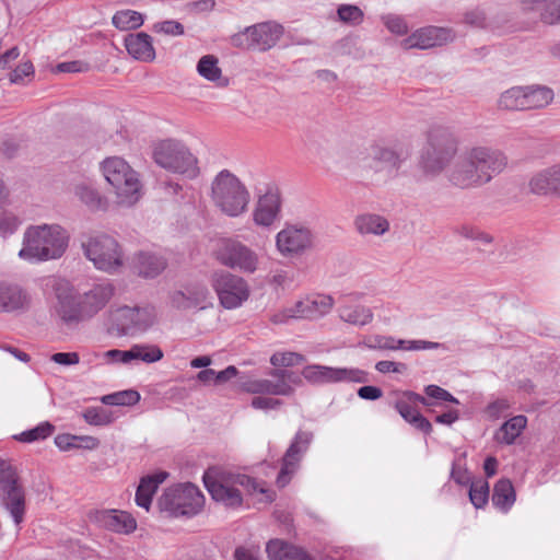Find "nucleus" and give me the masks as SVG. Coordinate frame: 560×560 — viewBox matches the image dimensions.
<instances>
[{
	"label": "nucleus",
	"mask_w": 560,
	"mask_h": 560,
	"mask_svg": "<svg viewBox=\"0 0 560 560\" xmlns=\"http://www.w3.org/2000/svg\"><path fill=\"white\" fill-rule=\"evenodd\" d=\"M220 264L245 273H253L259 265L258 255L240 241L222 240L214 252Z\"/></svg>",
	"instance_id": "11"
},
{
	"label": "nucleus",
	"mask_w": 560,
	"mask_h": 560,
	"mask_svg": "<svg viewBox=\"0 0 560 560\" xmlns=\"http://www.w3.org/2000/svg\"><path fill=\"white\" fill-rule=\"evenodd\" d=\"M305 361L304 355L292 352V351H283V352H276L270 358V363L273 366H294L302 364Z\"/></svg>",
	"instance_id": "48"
},
{
	"label": "nucleus",
	"mask_w": 560,
	"mask_h": 560,
	"mask_svg": "<svg viewBox=\"0 0 560 560\" xmlns=\"http://www.w3.org/2000/svg\"><path fill=\"white\" fill-rule=\"evenodd\" d=\"M338 15L345 22L359 23L362 20L363 13L355 5L345 4L338 9Z\"/></svg>",
	"instance_id": "53"
},
{
	"label": "nucleus",
	"mask_w": 560,
	"mask_h": 560,
	"mask_svg": "<svg viewBox=\"0 0 560 560\" xmlns=\"http://www.w3.org/2000/svg\"><path fill=\"white\" fill-rule=\"evenodd\" d=\"M51 360L61 365H74L80 362V357L77 352H57L52 354Z\"/></svg>",
	"instance_id": "61"
},
{
	"label": "nucleus",
	"mask_w": 560,
	"mask_h": 560,
	"mask_svg": "<svg viewBox=\"0 0 560 560\" xmlns=\"http://www.w3.org/2000/svg\"><path fill=\"white\" fill-rule=\"evenodd\" d=\"M163 358V351L155 345H133L129 349V362L141 360L145 363H154Z\"/></svg>",
	"instance_id": "42"
},
{
	"label": "nucleus",
	"mask_w": 560,
	"mask_h": 560,
	"mask_svg": "<svg viewBox=\"0 0 560 560\" xmlns=\"http://www.w3.org/2000/svg\"><path fill=\"white\" fill-rule=\"evenodd\" d=\"M131 267L143 278H154L166 268V260L152 252H139L133 256Z\"/></svg>",
	"instance_id": "28"
},
{
	"label": "nucleus",
	"mask_w": 560,
	"mask_h": 560,
	"mask_svg": "<svg viewBox=\"0 0 560 560\" xmlns=\"http://www.w3.org/2000/svg\"><path fill=\"white\" fill-rule=\"evenodd\" d=\"M525 110L540 109L550 105L555 98L553 91L548 86H524Z\"/></svg>",
	"instance_id": "33"
},
{
	"label": "nucleus",
	"mask_w": 560,
	"mask_h": 560,
	"mask_svg": "<svg viewBox=\"0 0 560 560\" xmlns=\"http://www.w3.org/2000/svg\"><path fill=\"white\" fill-rule=\"evenodd\" d=\"M458 141L448 128H430L420 162L423 173L428 176L440 174L456 155Z\"/></svg>",
	"instance_id": "6"
},
{
	"label": "nucleus",
	"mask_w": 560,
	"mask_h": 560,
	"mask_svg": "<svg viewBox=\"0 0 560 560\" xmlns=\"http://www.w3.org/2000/svg\"><path fill=\"white\" fill-rule=\"evenodd\" d=\"M113 295V289L109 285H97L89 293L81 296L84 308L95 307V313L100 311Z\"/></svg>",
	"instance_id": "39"
},
{
	"label": "nucleus",
	"mask_w": 560,
	"mask_h": 560,
	"mask_svg": "<svg viewBox=\"0 0 560 560\" xmlns=\"http://www.w3.org/2000/svg\"><path fill=\"white\" fill-rule=\"evenodd\" d=\"M385 25L387 28L395 34L402 35L407 33L408 26L405 20L396 15H387L384 18Z\"/></svg>",
	"instance_id": "57"
},
{
	"label": "nucleus",
	"mask_w": 560,
	"mask_h": 560,
	"mask_svg": "<svg viewBox=\"0 0 560 560\" xmlns=\"http://www.w3.org/2000/svg\"><path fill=\"white\" fill-rule=\"evenodd\" d=\"M125 47L128 54L136 60L151 62L155 59V49L149 34L140 32L129 34L125 38Z\"/></svg>",
	"instance_id": "27"
},
{
	"label": "nucleus",
	"mask_w": 560,
	"mask_h": 560,
	"mask_svg": "<svg viewBox=\"0 0 560 560\" xmlns=\"http://www.w3.org/2000/svg\"><path fill=\"white\" fill-rule=\"evenodd\" d=\"M152 159L162 168L175 174L196 177L199 174L198 159L189 148L176 139H163L152 147Z\"/></svg>",
	"instance_id": "7"
},
{
	"label": "nucleus",
	"mask_w": 560,
	"mask_h": 560,
	"mask_svg": "<svg viewBox=\"0 0 560 560\" xmlns=\"http://www.w3.org/2000/svg\"><path fill=\"white\" fill-rule=\"evenodd\" d=\"M459 234L466 238L480 240L485 243L491 242V237L488 234L479 231L478 229H476L474 226H469V225H463L459 229Z\"/></svg>",
	"instance_id": "60"
},
{
	"label": "nucleus",
	"mask_w": 560,
	"mask_h": 560,
	"mask_svg": "<svg viewBox=\"0 0 560 560\" xmlns=\"http://www.w3.org/2000/svg\"><path fill=\"white\" fill-rule=\"evenodd\" d=\"M281 404L280 399L271 397L257 396L252 399V407L255 409H276L281 406Z\"/></svg>",
	"instance_id": "58"
},
{
	"label": "nucleus",
	"mask_w": 560,
	"mask_h": 560,
	"mask_svg": "<svg viewBox=\"0 0 560 560\" xmlns=\"http://www.w3.org/2000/svg\"><path fill=\"white\" fill-rule=\"evenodd\" d=\"M203 505L205 495L190 482L167 488L159 499L160 509L174 516H194L201 512Z\"/></svg>",
	"instance_id": "8"
},
{
	"label": "nucleus",
	"mask_w": 560,
	"mask_h": 560,
	"mask_svg": "<svg viewBox=\"0 0 560 560\" xmlns=\"http://www.w3.org/2000/svg\"><path fill=\"white\" fill-rule=\"evenodd\" d=\"M31 299L19 285L0 282V312H15L28 307Z\"/></svg>",
	"instance_id": "26"
},
{
	"label": "nucleus",
	"mask_w": 560,
	"mask_h": 560,
	"mask_svg": "<svg viewBox=\"0 0 560 560\" xmlns=\"http://www.w3.org/2000/svg\"><path fill=\"white\" fill-rule=\"evenodd\" d=\"M453 38L448 28L428 26L416 31L401 42L405 49L419 48L429 49L441 46Z\"/></svg>",
	"instance_id": "20"
},
{
	"label": "nucleus",
	"mask_w": 560,
	"mask_h": 560,
	"mask_svg": "<svg viewBox=\"0 0 560 560\" xmlns=\"http://www.w3.org/2000/svg\"><path fill=\"white\" fill-rule=\"evenodd\" d=\"M355 226L362 234L380 235L385 233L389 224L386 219L377 214H363L357 218Z\"/></svg>",
	"instance_id": "36"
},
{
	"label": "nucleus",
	"mask_w": 560,
	"mask_h": 560,
	"mask_svg": "<svg viewBox=\"0 0 560 560\" xmlns=\"http://www.w3.org/2000/svg\"><path fill=\"white\" fill-rule=\"evenodd\" d=\"M95 520L103 527L118 534H130L137 528L136 518L126 511L102 510L95 513Z\"/></svg>",
	"instance_id": "24"
},
{
	"label": "nucleus",
	"mask_w": 560,
	"mask_h": 560,
	"mask_svg": "<svg viewBox=\"0 0 560 560\" xmlns=\"http://www.w3.org/2000/svg\"><path fill=\"white\" fill-rule=\"evenodd\" d=\"M57 298L58 315L66 323L79 322L95 314V307L85 310L81 302V296L77 295L72 290L67 292L58 291Z\"/></svg>",
	"instance_id": "22"
},
{
	"label": "nucleus",
	"mask_w": 560,
	"mask_h": 560,
	"mask_svg": "<svg viewBox=\"0 0 560 560\" xmlns=\"http://www.w3.org/2000/svg\"><path fill=\"white\" fill-rule=\"evenodd\" d=\"M168 474L166 471H158L141 478L136 492V503L149 511L152 497L156 492L159 486L166 480Z\"/></svg>",
	"instance_id": "31"
},
{
	"label": "nucleus",
	"mask_w": 560,
	"mask_h": 560,
	"mask_svg": "<svg viewBox=\"0 0 560 560\" xmlns=\"http://www.w3.org/2000/svg\"><path fill=\"white\" fill-rule=\"evenodd\" d=\"M211 200L222 213L235 218L247 210L250 195L236 175L223 170L212 180Z\"/></svg>",
	"instance_id": "5"
},
{
	"label": "nucleus",
	"mask_w": 560,
	"mask_h": 560,
	"mask_svg": "<svg viewBox=\"0 0 560 560\" xmlns=\"http://www.w3.org/2000/svg\"><path fill=\"white\" fill-rule=\"evenodd\" d=\"M153 32L171 36H180L184 34V26L177 21L168 20L158 22L152 27Z\"/></svg>",
	"instance_id": "51"
},
{
	"label": "nucleus",
	"mask_w": 560,
	"mask_h": 560,
	"mask_svg": "<svg viewBox=\"0 0 560 560\" xmlns=\"http://www.w3.org/2000/svg\"><path fill=\"white\" fill-rule=\"evenodd\" d=\"M277 381L257 378L243 383L242 388L249 394H267L275 396H290L294 388L288 383L287 378L291 375L285 370H273L270 373Z\"/></svg>",
	"instance_id": "19"
},
{
	"label": "nucleus",
	"mask_w": 560,
	"mask_h": 560,
	"mask_svg": "<svg viewBox=\"0 0 560 560\" xmlns=\"http://www.w3.org/2000/svg\"><path fill=\"white\" fill-rule=\"evenodd\" d=\"M208 298V289L205 285L196 284L186 288L185 291L175 292L172 295V305L178 310L205 308Z\"/></svg>",
	"instance_id": "29"
},
{
	"label": "nucleus",
	"mask_w": 560,
	"mask_h": 560,
	"mask_svg": "<svg viewBox=\"0 0 560 560\" xmlns=\"http://www.w3.org/2000/svg\"><path fill=\"white\" fill-rule=\"evenodd\" d=\"M451 477L458 485L464 486L469 485L471 482V478L468 470L465 467L457 465L456 463L453 464Z\"/></svg>",
	"instance_id": "59"
},
{
	"label": "nucleus",
	"mask_w": 560,
	"mask_h": 560,
	"mask_svg": "<svg viewBox=\"0 0 560 560\" xmlns=\"http://www.w3.org/2000/svg\"><path fill=\"white\" fill-rule=\"evenodd\" d=\"M100 171L119 203L131 206L140 199L142 184L139 174L125 159L108 156L101 162Z\"/></svg>",
	"instance_id": "4"
},
{
	"label": "nucleus",
	"mask_w": 560,
	"mask_h": 560,
	"mask_svg": "<svg viewBox=\"0 0 560 560\" xmlns=\"http://www.w3.org/2000/svg\"><path fill=\"white\" fill-rule=\"evenodd\" d=\"M55 428L51 423L42 422L36 428L24 431L21 434L16 435L15 439L24 443H31L47 439L52 434Z\"/></svg>",
	"instance_id": "47"
},
{
	"label": "nucleus",
	"mask_w": 560,
	"mask_h": 560,
	"mask_svg": "<svg viewBox=\"0 0 560 560\" xmlns=\"http://www.w3.org/2000/svg\"><path fill=\"white\" fill-rule=\"evenodd\" d=\"M202 479L211 498L228 509H238L243 505L241 489L260 503H270L276 498L275 491L266 482L247 475L233 474L221 467L208 468Z\"/></svg>",
	"instance_id": "1"
},
{
	"label": "nucleus",
	"mask_w": 560,
	"mask_h": 560,
	"mask_svg": "<svg viewBox=\"0 0 560 560\" xmlns=\"http://www.w3.org/2000/svg\"><path fill=\"white\" fill-rule=\"evenodd\" d=\"M358 396L366 400H376L383 396V392L376 386L368 385L359 388Z\"/></svg>",
	"instance_id": "64"
},
{
	"label": "nucleus",
	"mask_w": 560,
	"mask_h": 560,
	"mask_svg": "<svg viewBox=\"0 0 560 560\" xmlns=\"http://www.w3.org/2000/svg\"><path fill=\"white\" fill-rule=\"evenodd\" d=\"M75 196L92 210H105L107 207V199L102 196L96 189L80 184L74 188Z\"/></svg>",
	"instance_id": "37"
},
{
	"label": "nucleus",
	"mask_w": 560,
	"mask_h": 560,
	"mask_svg": "<svg viewBox=\"0 0 560 560\" xmlns=\"http://www.w3.org/2000/svg\"><path fill=\"white\" fill-rule=\"evenodd\" d=\"M375 369L380 372V373H401L402 371L406 370V365L404 363H396V362H393V361H387V360H384V361H380L376 363L375 365Z\"/></svg>",
	"instance_id": "62"
},
{
	"label": "nucleus",
	"mask_w": 560,
	"mask_h": 560,
	"mask_svg": "<svg viewBox=\"0 0 560 560\" xmlns=\"http://www.w3.org/2000/svg\"><path fill=\"white\" fill-rule=\"evenodd\" d=\"M212 285L221 305L228 310L240 307L249 298L247 282L230 272L215 273Z\"/></svg>",
	"instance_id": "14"
},
{
	"label": "nucleus",
	"mask_w": 560,
	"mask_h": 560,
	"mask_svg": "<svg viewBox=\"0 0 560 560\" xmlns=\"http://www.w3.org/2000/svg\"><path fill=\"white\" fill-rule=\"evenodd\" d=\"M524 86H514L503 92L498 107L504 110H525Z\"/></svg>",
	"instance_id": "38"
},
{
	"label": "nucleus",
	"mask_w": 560,
	"mask_h": 560,
	"mask_svg": "<svg viewBox=\"0 0 560 560\" xmlns=\"http://www.w3.org/2000/svg\"><path fill=\"white\" fill-rule=\"evenodd\" d=\"M83 248L86 257L100 270L115 272L124 265L122 249L113 236L100 234L90 237Z\"/></svg>",
	"instance_id": "9"
},
{
	"label": "nucleus",
	"mask_w": 560,
	"mask_h": 560,
	"mask_svg": "<svg viewBox=\"0 0 560 560\" xmlns=\"http://www.w3.org/2000/svg\"><path fill=\"white\" fill-rule=\"evenodd\" d=\"M528 187L536 195L560 197V162L536 172L530 177Z\"/></svg>",
	"instance_id": "23"
},
{
	"label": "nucleus",
	"mask_w": 560,
	"mask_h": 560,
	"mask_svg": "<svg viewBox=\"0 0 560 560\" xmlns=\"http://www.w3.org/2000/svg\"><path fill=\"white\" fill-rule=\"evenodd\" d=\"M68 241L67 232L57 224L32 225L24 233L19 256L35 260L56 259L66 252Z\"/></svg>",
	"instance_id": "3"
},
{
	"label": "nucleus",
	"mask_w": 560,
	"mask_h": 560,
	"mask_svg": "<svg viewBox=\"0 0 560 560\" xmlns=\"http://www.w3.org/2000/svg\"><path fill=\"white\" fill-rule=\"evenodd\" d=\"M19 219L9 212L0 213V234H12L19 226Z\"/></svg>",
	"instance_id": "54"
},
{
	"label": "nucleus",
	"mask_w": 560,
	"mask_h": 560,
	"mask_svg": "<svg viewBox=\"0 0 560 560\" xmlns=\"http://www.w3.org/2000/svg\"><path fill=\"white\" fill-rule=\"evenodd\" d=\"M139 400L140 394L132 389L109 394L102 398L104 404L110 406H132Z\"/></svg>",
	"instance_id": "46"
},
{
	"label": "nucleus",
	"mask_w": 560,
	"mask_h": 560,
	"mask_svg": "<svg viewBox=\"0 0 560 560\" xmlns=\"http://www.w3.org/2000/svg\"><path fill=\"white\" fill-rule=\"evenodd\" d=\"M489 483L486 480L478 479L470 482L469 500L476 509H481L488 503Z\"/></svg>",
	"instance_id": "45"
},
{
	"label": "nucleus",
	"mask_w": 560,
	"mask_h": 560,
	"mask_svg": "<svg viewBox=\"0 0 560 560\" xmlns=\"http://www.w3.org/2000/svg\"><path fill=\"white\" fill-rule=\"evenodd\" d=\"M373 156L377 161L375 165L376 171H390L396 168L399 164L398 155L389 149L374 147Z\"/></svg>",
	"instance_id": "44"
},
{
	"label": "nucleus",
	"mask_w": 560,
	"mask_h": 560,
	"mask_svg": "<svg viewBox=\"0 0 560 560\" xmlns=\"http://www.w3.org/2000/svg\"><path fill=\"white\" fill-rule=\"evenodd\" d=\"M125 316L130 317L138 327H147L153 323L152 311L147 308H128Z\"/></svg>",
	"instance_id": "50"
},
{
	"label": "nucleus",
	"mask_w": 560,
	"mask_h": 560,
	"mask_svg": "<svg viewBox=\"0 0 560 560\" xmlns=\"http://www.w3.org/2000/svg\"><path fill=\"white\" fill-rule=\"evenodd\" d=\"M340 318L355 326H365L373 320V312L370 307L354 303L350 298H345L339 306Z\"/></svg>",
	"instance_id": "30"
},
{
	"label": "nucleus",
	"mask_w": 560,
	"mask_h": 560,
	"mask_svg": "<svg viewBox=\"0 0 560 560\" xmlns=\"http://www.w3.org/2000/svg\"><path fill=\"white\" fill-rule=\"evenodd\" d=\"M334 306L330 295L314 293L296 301L292 306L275 314L271 322L282 324L292 318L315 319L328 314Z\"/></svg>",
	"instance_id": "12"
},
{
	"label": "nucleus",
	"mask_w": 560,
	"mask_h": 560,
	"mask_svg": "<svg viewBox=\"0 0 560 560\" xmlns=\"http://www.w3.org/2000/svg\"><path fill=\"white\" fill-rule=\"evenodd\" d=\"M314 235L303 225H287L276 236L277 249L283 256L302 254L313 246Z\"/></svg>",
	"instance_id": "18"
},
{
	"label": "nucleus",
	"mask_w": 560,
	"mask_h": 560,
	"mask_svg": "<svg viewBox=\"0 0 560 560\" xmlns=\"http://www.w3.org/2000/svg\"><path fill=\"white\" fill-rule=\"evenodd\" d=\"M366 345L371 349L408 350V351L435 349L439 347V343L432 342V341H425V340L406 341L402 339H396L392 336H380V335L370 337L366 341Z\"/></svg>",
	"instance_id": "25"
},
{
	"label": "nucleus",
	"mask_w": 560,
	"mask_h": 560,
	"mask_svg": "<svg viewBox=\"0 0 560 560\" xmlns=\"http://www.w3.org/2000/svg\"><path fill=\"white\" fill-rule=\"evenodd\" d=\"M424 393L429 398L458 404V400L447 390L438 385H428Z\"/></svg>",
	"instance_id": "55"
},
{
	"label": "nucleus",
	"mask_w": 560,
	"mask_h": 560,
	"mask_svg": "<svg viewBox=\"0 0 560 560\" xmlns=\"http://www.w3.org/2000/svg\"><path fill=\"white\" fill-rule=\"evenodd\" d=\"M103 363L113 364V363H129V350H118L112 349L102 353Z\"/></svg>",
	"instance_id": "56"
},
{
	"label": "nucleus",
	"mask_w": 560,
	"mask_h": 560,
	"mask_svg": "<svg viewBox=\"0 0 560 560\" xmlns=\"http://www.w3.org/2000/svg\"><path fill=\"white\" fill-rule=\"evenodd\" d=\"M269 560H295L301 552L293 546L280 539H271L266 546Z\"/></svg>",
	"instance_id": "40"
},
{
	"label": "nucleus",
	"mask_w": 560,
	"mask_h": 560,
	"mask_svg": "<svg viewBox=\"0 0 560 560\" xmlns=\"http://www.w3.org/2000/svg\"><path fill=\"white\" fill-rule=\"evenodd\" d=\"M508 164L504 153L488 147H474L465 151L448 171V182L460 189H469L489 183Z\"/></svg>",
	"instance_id": "2"
},
{
	"label": "nucleus",
	"mask_w": 560,
	"mask_h": 560,
	"mask_svg": "<svg viewBox=\"0 0 560 560\" xmlns=\"http://www.w3.org/2000/svg\"><path fill=\"white\" fill-rule=\"evenodd\" d=\"M197 72L203 79L211 82H219L222 79V70L219 60L213 55H206L197 63Z\"/></svg>",
	"instance_id": "43"
},
{
	"label": "nucleus",
	"mask_w": 560,
	"mask_h": 560,
	"mask_svg": "<svg viewBox=\"0 0 560 560\" xmlns=\"http://www.w3.org/2000/svg\"><path fill=\"white\" fill-rule=\"evenodd\" d=\"M0 495L14 523L21 524L25 514V495L16 471L5 462L0 463Z\"/></svg>",
	"instance_id": "13"
},
{
	"label": "nucleus",
	"mask_w": 560,
	"mask_h": 560,
	"mask_svg": "<svg viewBox=\"0 0 560 560\" xmlns=\"http://www.w3.org/2000/svg\"><path fill=\"white\" fill-rule=\"evenodd\" d=\"M35 70L31 61H23L9 73V81L12 84H25L26 79L34 77Z\"/></svg>",
	"instance_id": "49"
},
{
	"label": "nucleus",
	"mask_w": 560,
	"mask_h": 560,
	"mask_svg": "<svg viewBox=\"0 0 560 560\" xmlns=\"http://www.w3.org/2000/svg\"><path fill=\"white\" fill-rule=\"evenodd\" d=\"M281 211V197L278 190H268L261 195L253 210V221L262 228L271 226L279 218Z\"/></svg>",
	"instance_id": "21"
},
{
	"label": "nucleus",
	"mask_w": 560,
	"mask_h": 560,
	"mask_svg": "<svg viewBox=\"0 0 560 560\" xmlns=\"http://www.w3.org/2000/svg\"><path fill=\"white\" fill-rule=\"evenodd\" d=\"M515 502V490L509 479H500L493 489L492 503L503 512L510 510Z\"/></svg>",
	"instance_id": "34"
},
{
	"label": "nucleus",
	"mask_w": 560,
	"mask_h": 560,
	"mask_svg": "<svg viewBox=\"0 0 560 560\" xmlns=\"http://www.w3.org/2000/svg\"><path fill=\"white\" fill-rule=\"evenodd\" d=\"M302 376L312 384H326L338 382H366V373L359 369L331 368L319 364L306 365Z\"/></svg>",
	"instance_id": "16"
},
{
	"label": "nucleus",
	"mask_w": 560,
	"mask_h": 560,
	"mask_svg": "<svg viewBox=\"0 0 560 560\" xmlns=\"http://www.w3.org/2000/svg\"><path fill=\"white\" fill-rule=\"evenodd\" d=\"M114 26L120 31L139 28L144 20L140 12L133 10L117 11L112 19Z\"/></svg>",
	"instance_id": "41"
},
{
	"label": "nucleus",
	"mask_w": 560,
	"mask_h": 560,
	"mask_svg": "<svg viewBox=\"0 0 560 560\" xmlns=\"http://www.w3.org/2000/svg\"><path fill=\"white\" fill-rule=\"evenodd\" d=\"M55 444L60 451H63V452L72 450V448H77L75 438L73 434H68V433L58 434L55 438Z\"/></svg>",
	"instance_id": "63"
},
{
	"label": "nucleus",
	"mask_w": 560,
	"mask_h": 560,
	"mask_svg": "<svg viewBox=\"0 0 560 560\" xmlns=\"http://www.w3.org/2000/svg\"><path fill=\"white\" fill-rule=\"evenodd\" d=\"M283 34V27L275 22L258 23L234 34L232 45L246 50L266 51L273 47Z\"/></svg>",
	"instance_id": "10"
},
{
	"label": "nucleus",
	"mask_w": 560,
	"mask_h": 560,
	"mask_svg": "<svg viewBox=\"0 0 560 560\" xmlns=\"http://www.w3.org/2000/svg\"><path fill=\"white\" fill-rule=\"evenodd\" d=\"M526 424L525 416H515L502 424L495 433V440L500 443L512 444L521 435Z\"/></svg>",
	"instance_id": "35"
},
{
	"label": "nucleus",
	"mask_w": 560,
	"mask_h": 560,
	"mask_svg": "<svg viewBox=\"0 0 560 560\" xmlns=\"http://www.w3.org/2000/svg\"><path fill=\"white\" fill-rule=\"evenodd\" d=\"M312 434L306 431H298L292 443L282 457L281 468L277 476L278 487H285L298 471L303 454L307 451Z\"/></svg>",
	"instance_id": "17"
},
{
	"label": "nucleus",
	"mask_w": 560,
	"mask_h": 560,
	"mask_svg": "<svg viewBox=\"0 0 560 560\" xmlns=\"http://www.w3.org/2000/svg\"><path fill=\"white\" fill-rule=\"evenodd\" d=\"M393 395L395 396L394 408L405 421L423 433L428 434L432 431V424L418 409L420 404L424 406L430 405L425 397L410 390L394 392Z\"/></svg>",
	"instance_id": "15"
},
{
	"label": "nucleus",
	"mask_w": 560,
	"mask_h": 560,
	"mask_svg": "<svg viewBox=\"0 0 560 560\" xmlns=\"http://www.w3.org/2000/svg\"><path fill=\"white\" fill-rule=\"evenodd\" d=\"M522 10L525 12H539L541 21L546 24L560 22V1L522 0Z\"/></svg>",
	"instance_id": "32"
},
{
	"label": "nucleus",
	"mask_w": 560,
	"mask_h": 560,
	"mask_svg": "<svg viewBox=\"0 0 560 560\" xmlns=\"http://www.w3.org/2000/svg\"><path fill=\"white\" fill-rule=\"evenodd\" d=\"M84 420L92 425H107L112 422L110 417L103 409L90 408L83 412Z\"/></svg>",
	"instance_id": "52"
}]
</instances>
